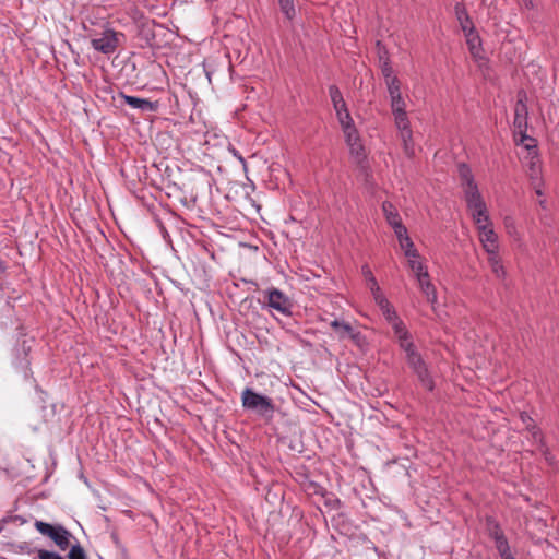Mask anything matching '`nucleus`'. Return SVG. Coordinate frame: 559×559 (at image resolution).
I'll list each match as a JSON object with an SVG mask.
<instances>
[{
	"label": "nucleus",
	"mask_w": 559,
	"mask_h": 559,
	"mask_svg": "<svg viewBox=\"0 0 559 559\" xmlns=\"http://www.w3.org/2000/svg\"><path fill=\"white\" fill-rule=\"evenodd\" d=\"M120 97L133 109H139L143 112H154L158 109V102H151L145 98H140L121 93Z\"/></svg>",
	"instance_id": "ddd939ff"
},
{
	"label": "nucleus",
	"mask_w": 559,
	"mask_h": 559,
	"mask_svg": "<svg viewBox=\"0 0 559 559\" xmlns=\"http://www.w3.org/2000/svg\"><path fill=\"white\" fill-rule=\"evenodd\" d=\"M488 531H489V536L493 539V542H496L498 537L499 538L504 537V534H503L502 530L500 528L499 524L493 521H489Z\"/></svg>",
	"instance_id": "c756f323"
},
{
	"label": "nucleus",
	"mask_w": 559,
	"mask_h": 559,
	"mask_svg": "<svg viewBox=\"0 0 559 559\" xmlns=\"http://www.w3.org/2000/svg\"><path fill=\"white\" fill-rule=\"evenodd\" d=\"M370 292L377 306H380L381 304L388 301V298L382 293L380 286H374L373 288H370Z\"/></svg>",
	"instance_id": "473e14b6"
},
{
	"label": "nucleus",
	"mask_w": 559,
	"mask_h": 559,
	"mask_svg": "<svg viewBox=\"0 0 559 559\" xmlns=\"http://www.w3.org/2000/svg\"><path fill=\"white\" fill-rule=\"evenodd\" d=\"M521 8L524 10H533L534 1L533 0H520Z\"/></svg>",
	"instance_id": "37998d69"
},
{
	"label": "nucleus",
	"mask_w": 559,
	"mask_h": 559,
	"mask_svg": "<svg viewBox=\"0 0 559 559\" xmlns=\"http://www.w3.org/2000/svg\"><path fill=\"white\" fill-rule=\"evenodd\" d=\"M421 294L426 297L427 301L435 308L438 297L435 285L430 281L429 273H424L415 277Z\"/></svg>",
	"instance_id": "9b49d317"
},
{
	"label": "nucleus",
	"mask_w": 559,
	"mask_h": 559,
	"mask_svg": "<svg viewBox=\"0 0 559 559\" xmlns=\"http://www.w3.org/2000/svg\"><path fill=\"white\" fill-rule=\"evenodd\" d=\"M378 307L388 323L400 318L396 310L394 309V307L391 305V302L389 300L385 301L384 304H381Z\"/></svg>",
	"instance_id": "aec40b11"
},
{
	"label": "nucleus",
	"mask_w": 559,
	"mask_h": 559,
	"mask_svg": "<svg viewBox=\"0 0 559 559\" xmlns=\"http://www.w3.org/2000/svg\"><path fill=\"white\" fill-rule=\"evenodd\" d=\"M36 559H64V558L61 557L57 552L48 551V550H45V549H40L37 552Z\"/></svg>",
	"instance_id": "4c0bfd02"
},
{
	"label": "nucleus",
	"mask_w": 559,
	"mask_h": 559,
	"mask_svg": "<svg viewBox=\"0 0 559 559\" xmlns=\"http://www.w3.org/2000/svg\"><path fill=\"white\" fill-rule=\"evenodd\" d=\"M385 85L388 88L389 98L402 95L401 82H400L399 78L388 79V81H385Z\"/></svg>",
	"instance_id": "b1692460"
},
{
	"label": "nucleus",
	"mask_w": 559,
	"mask_h": 559,
	"mask_svg": "<svg viewBox=\"0 0 559 559\" xmlns=\"http://www.w3.org/2000/svg\"><path fill=\"white\" fill-rule=\"evenodd\" d=\"M490 269L493 275L499 280H503L507 275L502 261H499L496 264L490 265Z\"/></svg>",
	"instance_id": "f704fd0d"
},
{
	"label": "nucleus",
	"mask_w": 559,
	"mask_h": 559,
	"mask_svg": "<svg viewBox=\"0 0 559 559\" xmlns=\"http://www.w3.org/2000/svg\"><path fill=\"white\" fill-rule=\"evenodd\" d=\"M266 304L273 310L284 316L292 314V301L280 289L271 288L265 292Z\"/></svg>",
	"instance_id": "0eeeda50"
},
{
	"label": "nucleus",
	"mask_w": 559,
	"mask_h": 559,
	"mask_svg": "<svg viewBox=\"0 0 559 559\" xmlns=\"http://www.w3.org/2000/svg\"><path fill=\"white\" fill-rule=\"evenodd\" d=\"M407 266L412 271L414 277L428 272L427 266L424 264L423 258L411 260V262H407Z\"/></svg>",
	"instance_id": "4be33fe9"
},
{
	"label": "nucleus",
	"mask_w": 559,
	"mask_h": 559,
	"mask_svg": "<svg viewBox=\"0 0 559 559\" xmlns=\"http://www.w3.org/2000/svg\"><path fill=\"white\" fill-rule=\"evenodd\" d=\"M330 325L334 329L341 338L348 336L352 340H356L360 336V333L356 332L347 322L335 319L330 323Z\"/></svg>",
	"instance_id": "dca6fc26"
},
{
	"label": "nucleus",
	"mask_w": 559,
	"mask_h": 559,
	"mask_svg": "<svg viewBox=\"0 0 559 559\" xmlns=\"http://www.w3.org/2000/svg\"><path fill=\"white\" fill-rule=\"evenodd\" d=\"M400 248L403 252L409 250L411 248H413L415 245L413 242V240L411 238H408L407 240L405 241H401L400 243Z\"/></svg>",
	"instance_id": "79ce46f5"
},
{
	"label": "nucleus",
	"mask_w": 559,
	"mask_h": 559,
	"mask_svg": "<svg viewBox=\"0 0 559 559\" xmlns=\"http://www.w3.org/2000/svg\"><path fill=\"white\" fill-rule=\"evenodd\" d=\"M120 34L112 28H105L91 39L92 47L104 55H112L119 46Z\"/></svg>",
	"instance_id": "423d86ee"
},
{
	"label": "nucleus",
	"mask_w": 559,
	"mask_h": 559,
	"mask_svg": "<svg viewBox=\"0 0 559 559\" xmlns=\"http://www.w3.org/2000/svg\"><path fill=\"white\" fill-rule=\"evenodd\" d=\"M35 527L40 534L50 537L61 550L64 551L70 547L72 535L63 526H55L43 521H36Z\"/></svg>",
	"instance_id": "39448f33"
},
{
	"label": "nucleus",
	"mask_w": 559,
	"mask_h": 559,
	"mask_svg": "<svg viewBox=\"0 0 559 559\" xmlns=\"http://www.w3.org/2000/svg\"><path fill=\"white\" fill-rule=\"evenodd\" d=\"M381 60V72H382V75L384 78V81H388V79H394V78H397L396 75H394L393 73V69L389 62V59H380Z\"/></svg>",
	"instance_id": "cd10ccee"
},
{
	"label": "nucleus",
	"mask_w": 559,
	"mask_h": 559,
	"mask_svg": "<svg viewBox=\"0 0 559 559\" xmlns=\"http://www.w3.org/2000/svg\"><path fill=\"white\" fill-rule=\"evenodd\" d=\"M343 133H344L345 142H346L347 146L361 141L359 132L356 129V127L344 130Z\"/></svg>",
	"instance_id": "a878e982"
},
{
	"label": "nucleus",
	"mask_w": 559,
	"mask_h": 559,
	"mask_svg": "<svg viewBox=\"0 0 559 559\" xmlns=\"http://www.w3.org/2000/svg\"><path fill=\"white\" fill-rule=\"evenodd\" d=\"M520 419L525 426V429L531 432L532 438L535 442L543 443V435L540 430L537 428V426L534 424V420L531 418V416L527 413H521Z\"/></svg>",
	"instance_id": "a211bd4d"
},
{
	"label": "nucleus",
	"mask_w": 559,
	"mask_h": 559,
	"mask_svg": "<svg viewBox=\"0 0 559 559\" xmlns=\"http://www.w3.org/2000/svg\"><path fill=\"white\" fill-rule=\"evenodd\" d=\"M393 330L394 338L397 342L400 348L405 353L407 364L411 366L413 371L417 374L421 384L428 389H433L432 379L427 370V367L421 359L420 354L416 350L413 342V337L405 323L401 318L389 323Z\"/></svg>",
	"instance_id": "f257e3e1"
},
{
	"label": "nucleus",
	"mask_w": 559,
	"mask_h": 559,
	"mask_svg": "<svg viewBox=\"0 0 559 559\" xmlns=\"http://www.w3.org/2000/svg\"><path fill=\"white\" fill-rule=\"evenodd\" d=\"M533 188L538 197L544 194L543 192V179L538 176L537 173L531 176Z\"/></svg>",
	"instance_id": "72a5a7b5"
},
{
	"label": "nucleus",
	"mask_w": 559,
	"mask_h": 559,
	"mask_svg": "<svg viewBox=\"0 0 559 559\" xmlns=\"http://www.w3.org/2000/svg\"><path fill=\"white\" fill-rule=\"evenodd\" d=\"M69 559H86L84 549L79 545H72L68 555Z\"/></svg>",
	"instance_id": "2f4dec72"
},
{
	"label": "nucleus",
	"mask_w": 559,
	"mask_h": 559,
	"mask_svg": "<svg viewBox=\"0 0 559 559\" xmlns=\"http://www.w3.org/2000/svg\"><path fill=\"white\" fill-rule=\"evenodd\" d=\"M332 104H333V108H334L336 115L348 110L344 99L340 100V103L337 102V103H332Z\"/></svg>",
	"instance_id": "a19ab883"
},
{
	"label": "nucleus",
	"mask_w": 559,
	"mask_h": 559,
	"mask_svg": "<svg viewBox=\"0 0 559 559\" xmlns=\"http://www.w3.org/2000/svg\"><path fill=\"white\" fill-rule=\"evenodd\" d=\"M329 95L332 103H340V100L344 99L340 88L336 85H331L329 87Z\"/></svg>",
	"instance_id": "e433bc0d"
},
{
	"label": "nucleus",
	"mask_w": 559,
	"mask_h": 559,
	"mask_svg": "<svg viewBox=\"0 0 559 559\" xmlns=\"http://www.w3.org/2000/svg\"><path fill=\"white\" fill-rule=\"evenodd\" d=\"M459 174H460L461 185H462L463 192H464V198L469 197L471 193H473V194L480 193L476 182L474 181L473 174L467 165L461 164L459 166Z\"/></svg>",
	"instance_id": "f8f14e48"
},
{
	"label": "nucleus",
	"mask_w": 559,
	"mask_h": 559,
	"mask_svg": "<svg viewBox=\"0 0 559 559\" xmlns=\"http://www.w3.org/2000/svg\"><path fill=\"white\" fill-rule=\"evenodd\" d=\"M500 558L501 559H515L511 552H509V554H507L504 556H501Z\"/></svg>",
	"instance_id": "a18cd8bd"
},
{
	"label": "nucleus",
	"mask_w": 559,
	"mask_h": 559,
	"mask_svg": "<svg viewBox=\"0 0 559 559\" xmlns=\"http://www.w3.org/2000/svg\"><path fill=\"white\" fill-rule=\"evenodd\" d=\"M229 152L231 153V155L237 158L239 160V163L241 164L242 168L245 171H247L248 169V166H247V162L246 159L243 158V156L234 147H229Z\"/></svg>",
	"instance_id": "58836bf2"
},
{
	"label": "nucleus",
	"mask_w": 559,
	"mask_h": 559,
	"mask_svg": "<svg viewBox=\"0 0 559 559\" xmlns=\"http://www.w3.org/2000/svg\"><path fill=\"white\" fill-rule=\"evenodd\" d=\"M241 405L246 411L254 413L266 423L274 418L275 405L273 400L255 392L251 388H246L241 392Z\"/></svg>",
	"instance_id": "7ed1b4c3"
},
{
	"label": "nucleus",
	"mask_w": 559,
	"mask_h": 559,
	"mask_svg": "<svg viewBox=\"0 0 559 559\" xmlns=\"http://www.w3.org/2000/svg\"><path fill=\"white\" fill-rule=\"evenodd\" d=\"M391 228L393 229L394 235H395L399 243L401 241H405L408 238H411L409 235H408V230H407V228L405 227V225L403 223L399 224V225H396L394 227H391Z\"/></svg>",
	"instance_id": "bb28decb"
},
{
	"label": "nucleus",
	"mask_w": 559,
	"mask_h": 559,
	"mask_svg": "<svg viewBox=\"0 0 559 559\" xmlns=\"http://www.w3.org/2000/svg\"><path fill=\"white\" fill-rule=\"evenodd\" d=\"M464 200L466 202L467 211L477 229L480 228V226L492 223L489 217L487 205L480 193H471V195L464 198Z\"/></svg>",
	"instance_id": "20e7f679"
},
{
	"label": "nucleus",
	"mask_w": 559,
	"mask_h": 559,
	"mask_svg": "<svg viewBox=\"0 0 559 559\" xmlns=\"http://www.w3.org/2000/svg\"><path fill=\"white\" fill-rule=\"evenodd\" d=\"M485 252L488 254V263L489 265L496 264L501 261L499 257V248L486 249Z\"/></svg>",
	"instance_id": "c9c22d12"
},
{
	"label": "nucleus",
	"mask_w": 559,
	"mask_h": 559,
	"mask_svg": "<svg viewBox=\"0 0 559 559\" xmlns=\"http://www.w3.org/2000/svg\"><path fill=\"white\" fill-rule=\"evenodd\" d=\"M507 229H508L509 234H511V229H510L509 225H507Z\"/></svg>",
	"instance_id": "de8ad7c7"
},
{
	"label": "nucleus",
	"mask_w": 559,
	"mask_h": 559,
	"mask_svg": "<svg viewBox=\"0 0 559 559\" xmlns=\"http://www.w3.org/2000/svg\"><path fill=\"white\" fill-rule=\"evenodd\" d=\"M405 258L407 259V262H411V260H416L418 258H421L418 250L415 248H411L409 250L404 252Z\"/></svg>",
	"instance_id": "ea45409f"
},
{
	"label": "nucleus",
	"mask_w": 559,
	"mask_h": 559,
	"mask_svg": "<svg viewBox=\"0 0 559 559\" xmlns=\"http://www.w3.org/2000/svg\"><path fill=\"white\" fill-rule=\"evenodd\" d=\"M495 545H496V548H497L500 557L511 552L510 546H509V543H508L506 536L500 537V538L498 537L497 540L495 542Z\"/></svg>",
	"instance_id": "c85d7f7f"
},
{
	"label": "nucleus",
	"mask_w": 559,
	"mask_h": 559,
	"mask_svg": "<svg viewBox=\"0 0 559 559\" xmlns=\"http://www.w3.org/2000/svg\"><path fill=\"white\" fill-rule=\"evenodd\" d=\"M527 110L522 99H519L515 106L514 124L519 130L526 127Z\"/></svg>",
	"instance_id": "6ab92c4d"
},
{
	"label": "nucleus",
	"mask_w": 559,
	"mask_h": 559,
	"mask_svg": "<svg viewBox=\"0 0 559 559\" xmlns=\"http://www.w3.org/2000/svg\"><path fill=\"white\" fill-rule=\"evenodd\" d=\"M336 117L343 131L355 127L354 120L348 110L337 114Z\"/></svg>",
	"instance_id": "393cba45"
},
{
	"label": "nucleus",
	"mask_w": 559,
	"mask_h": 559,
	"mask_svg": "<svg viewBox=\"0 0 559 559\" xmlns=\"http://www.w3.org/2000/svg\"><path fill=\"white\" fill-rule=\"evenodd\" d=\"M361 273H362L365 280L367 281V285H368L369 289L373 288L374 286H379L376 277L373 276V274L368 265L362 266Z\"/></svg>",
	"instance_id": "7c9ffc66"
},
{
	"label": "nucleus",
	"mask_w": 559,
	"mask_h": 559,
	"mask_svg": "<svg viewBox=\"0 0 559 559\" xmlns=\"http://www.w3.org/2000/svg\"><path fill=\"white\" fill-rule=\"evenodd\" d=\"M421 294L426 297L427 301L435 308L438 297L435 285L430 281L429 273H424L415 277Z\"/></svg>",
	"instance_id": "9d476101"
},
{
	"label": "nucleus",
	"mask_w": 559,
	"mask_h": 559,
	"mask_svg": "<svg viewBox=\"0 0 559 559\" xmlns=\"http://www.w3.org/2000/svg\"><path fill=\"white\" fill-rule=\"evenodd\" d=\"M466 36V43L471 55L474 59L478 60L483 58L481 40L479 36L471 28L467 31L466 26H463Z\"/></svg>",
	"instance_id": "2eb2a0df"
},
{
	"label": "nucleus",
	"mask_w": 559,
	"mask_h": 559,
	"mask_svg": "<svg viewBox=\"0 0 559 559\" xmlns=\"http://www.w3.org/2000/svg\"><path fill=\"white\" fill-rule=\"evenodd\" d=\"M421 294L426 297L427 301L435 308L438 297L435 285L430 281L429 273H424L415 277Z\"/></svg>",
	"instance_id": "6e6552de"
},
{
	"label": "nucleus",
	"mask_w": 559,
	"mask_h": 559,
	"mask_svg": "<svg viewBox=\"0 0 559 559\" xmlns=\"http://www.w3.org/2000/svg\"><path fill=\"white\" fill-rule=\"evenodd\" d=\"M17 548L21 550V551H27L28 554H31V551L28 550V545L26 543H22L17 546Z\"/></svg>",
	"instance_id": "c03bdc74"
},
{
	"label": "nucleus",
	"mask_w": 559,
	"mask_h": 559,
	"mask_svg": "<svg viewBox=\"0 0 559 559\" xmlns=\"http://www.w3.org/2000/svg\"><path fill=\"white\" fill-rule=\"evenodd\" d=\"M544 203H545V201H544V200H540V201H539V204H540V205H543V206H544Z\"/></svg>",
	"instance_id": "49530a36"
},
{
	"label": "nucleus",
	"mask_w": 559,
	"mask_h": 559,
	"mask_svg": "<svg viewBox=\"0 0 559 559\" xmlns=\"http://www.w3.org/2000/svg\"><path fill=\"white\" fill-rule=\"evenodd\" d=\"M421 294L426 297L427 301L435 308L438 297L435 285L430 281L429 273H424L415 277Z\"/></svg>",
	"instance_id": "1a4fd4ad"
},
{
	"label": "nucleus",
	"mask_w": 559,
	"mask_h": 559,
	"mask_svg": "<svg viewBox=\"0 0 559 559\" xmlns=\"http://www.w3.org/2000/svg\"><path fill=\"white\" fill-rule=\"evenodd\" d=\"M382 212L390 227H394L403 223L397 209L391 202L384 201L382 203Z\"/></svg>",
	"instance_id": "f3484780"
},
{
	"label": "nucleus",
	"mask_w": 559,
	"mask_h": 559,
	"mask_svg": "<svg viewBox=\"0 0 559 559\" xmlns=\"http://www.w3.org/2000/svg\"><path fill=\"white\" fill-rule=\"evenodd\" d=\"M479 241L483 246V249H491V248H499L498 243V235L493 230L492 223L487 224L485 226H480V228L477 229Z\"/></svg>",
	"instance_id": "4468645a"
},
{
	"label": "nucleus",
	"mask_w": 559,
	"mask_h": 559,
	"mask_svg": "<svg viewBox=\"0 0 559 559\" xmlns=\"http://www.w3.org/2000/svg\"><path fill=\"white\" fill-rule=\"evenodd\" d=\"M348 147H349V153H350L352 157L358 164H361L366 158V151H365V146H364L362 142L360 141L358 143L352 144Z\"/></svg>",
	"instance_id": "412c9836"
},
{
	"label": "nucleus",
	"mask_w": 559,
	"mask_h": 559,
	"mask_svg": "<svg viewBox=\"0 0 559 559\" xmlns=\"http://www.w3.org/2000/svg\"><path fill=\"white\" fill-rule=\"evenodd\" d=\"M278 4L283 14L288 19L293 20L296 14L294 0H278Z\"/></svg>",
	"instance_id": "5701e85b"
},
{
	"label": "nucleus",
	"mask_w": 559,
	"mask_h": 559,
	"mask_svg": "<svg viewBox=\"0 0 559 559\" xmlns=\"http://www.w3.org/2000/svg\"><path fill=\"white\" fill-rule=\"evenodd\" d=\"M390 107L404 154L407 157H413L415 155V144L413 141L411 121L406 111V100L403 95L391 97Z\"/></svg>",
	"instance_id": "f03ea898"
}]
</instances>
